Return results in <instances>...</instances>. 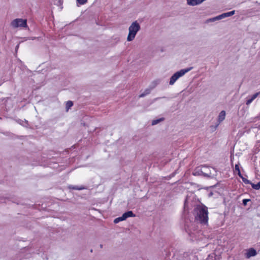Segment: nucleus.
<instances>
[{"mask_svg":"<svg viewBox=\"0 0 260 260\" xmlns=\"http://www.w3.org/2000/svg\"><path fill=\"white\" fill-rule=\"evenodd\" d=\"M159 80H156V81H154V82H152L151 86L150 87L151 88L153 89L154 88H155V87L159 84Z\"/></svg>","mask_w":260,"mask_h":260,"instance_id":"aec40b11","label":"nucleus"},{"mask_svg":"<svg viewBox=\"0 0 260 260\" xmlns=\"http://www.w3.org/2000/svg\"><path fill=\"white\" fill-rule=\"evenodd\" d=\"M251 186L252 188L258 190L260 189V181L258 182L257 184L251 183Z\"/></svg>","mask_w":260,"mask_h":260,"instance_id":"dca6fc26","label":"nucleus"},{"mask_svg":"<svg viewBox=\"0 0 260 260\" xmlns=\"http://www.w3.org/2000/svg\"><path fill=\"white\" fill-rule=\"evenodd\" d=\"M203 176L206 177L213 178L217 175L216 170L212 167L203 166Z\"/></svg>","mask_w":260,"mask_h":260,"instance_id":"20e7f679","label":"nucleus"},{"mask_svg":"<svg viewBox=\"0 0 260 260\" xmlns=\"http://www.w3.org/2000/svg\"><path fill=\"white\" fill-rule=\"evenodd\" d=\"M140 29L141 26L139 23L137 21L133 22L128 28V34L127 37V41L128 42L133 41Z\"/></svg>","mask_w":260,"mask_h":260,"instance_id":"f03ea898","label":"nucleus"},{"mask_svg":"<svg viewBox=\"0 0 260 260\" xmlns=\"http://www.w3.org/2000/svg\"><path fill=\"white\" fill-rule=\"evenodd\" d=\"M192 68V67H189L186 69H182L176 72L174 74H173V76H172V77L170 78V81L169 82L170 85H173L179 78L182 77L186 73L191 70Z\"/></svg>","mask_w":260,"mask_h":260,"instance_id":"7ed1b4c3","label":"nucleus"},{"mask_svg":"<svg viewBox=\"0 0 260 260\" xmlns=\"http://www.w3.org/2000/svg\"><path fill=\"white\" fill-rule=\"evenodd\" d=\"M259 95H260V91L258 92H256L255 93H254V94H253L251 97L250 98H249V99H248L246 102V104L247 105H250L252 102V101L255 99Z\"/></svg>","mask_w":260,"mask_h":260,"instance_id":"6e6552de","label":"nucleus"},{"mask_svg":"<svg viewBox=\"0 0 260 260\" xmlns=\"http://www.w3.org/2000/svg\"><path fill=\"white\" fill-rule=\"evenodd\" d=\"M152 90V88H151L150 87L146 88L143 92H142L141 94L139 95V98H143L146 95L149 94L151 91Z\"/></svg>","mask_w":260,"mask_h":260,"instance_id":"9b49d317","label":"nucleus"},{"mask_svg":"<svg viewBox=\"0 0 260 260\" xmlns=\"http://www.w3.org/2000/svg\"><path fill=\"white\" fill-rule=\"evenodd\" d=\"M187 200H188V199H187L185 200V203H184V208H185L187 207V202H188V201H187Z\"/></svg>","mask_w":260,"mask_h":260,"instance_id":"393cba45","label":"nucleus"},{"mask_svg":"<svg viewBox=\"0 0 260 260\" xmlns=\"http://www.w3.org/2000/svg\"><path fill=\"white\" fill-rule=\"evenodd\" d=\"M250 201V199H244L242 201V203L243 205L246 206L247 204V202H249Z\"/></svg>","mask_w":260,"mask_h":260,"instance_id":"b1692460","label":"nucleus"},{"mask_svg":"<svg viewBox=\"0 0 260 260\" xmlns=\"http://www.w3.org/2000/svg\"><path fill=\"white\" fill-rule=\"evenodd\" d=\"M235 170L238 171V174L239 176H241V172H240V169H239V167L238 165H236V166H235Z\"/></svg>","mask_w":260,"mask_h":260,"instance_id":"5701e85b","label":"nucleus"},{"mask_svg":"<svg viewBox=\"0 0 260 260\" xmlns=\"http://www.w3.org/2000/svg\"><path fill=\"white\" fill-rule=\"evenodd\" d=\"M19 47V45H17L16 49H18Z\"/></svg>","mask_w":260,"mask_h":260,"instance_id":"a878e982","label":"nucleus"},{"mask_svg":"<svg viewBox=\"0 0 260 260\" xmlns=\"http://www.w3.org/2000/svg\"><path fill=\"white\" fill-rule=\"evenodd\" d=\"M242 179L243 182H244L246 184H251L252 183L249 180H247L245 178L243 177L241 175V176H240Z\"/></svg>","mask_w":260,"mask_h":260,"instance_id":"6ab92c4d","label":"nucleus"},{"mask_svg":"<svg viewBox=\"0 0 260 260\" xmlns=\"http://www.w3.org/2000/svg\"><path fill=\"white\" fill-rule=\"evenodd\" d=\"M159 80H156V81H154V82H152L151 86L150 87L151 88L153 89L154 88H155V87L159 84Z\"/></svg>","mask_w":260,"mask_h":260,"instance_id":"412c9836","label":"nucleus"},{"mask_svg":"<svg viewBox=\"0 0 260 260\" xmlns=\"http://www.w3.org/2000/svg\"><path fill=\"white\" fill-rule=\"evenodd\" d=\"M124 220H125L127 218L129 217H135V215L133 213V212L131 211H127L125 212L122 215Z\"/></svg>","mask_w":260,"mask_h":260,"instance_id":"f8f14e48","label":"nucleus"},{"mask_svg":"<svg viewBox=\"0 0 260 260\" xmlns=\"http://www.w3.org/2000/svg\"><path fill=\"white\" fill-rule=\"evenodd\" d=\"M235 13V11L233 10L231 12L222 13V14L219 15V17L220 18V19H222L226 17L231 16L234 15Z\"/></svg>","mask_w":260,"mask_h":260,"instance_id":"1a4fd4ad","label":"nucleus"},{"mask_svg":"<svg viewBox=\"0 0 260 260\" xmlns=\"http://www.w3.org/2000/svg\"><path fill=\"white\" fill-rule=\"evenodd\" d=\"M19 47V45H17L16 49H18Z\"/></svg>","mask_w":260,"mask_h":260,"instance_id":"bb28decb","label":"nucleus"},{"mask_svg":"<svg viewBox=\"0 0 260 260\" xmlns=\"http://www.w3.org/2000/svg\"><path fill=\"white\" fill-rule=\"evenodd\" d=\"M221 20V19H220V18L219 17V15H218V16H216L215 17L209 19L207 20V21L208 22H214V21H215L216 20Z\"/></svg>","mask_w":260,"mask_h":260,"instance_id":"f3484780","label":"nucleus"},{"mask_svg":"<svg viewBox=\"0 0 260 260\" xmlns=\"http://www.w3.org/2000/svg\"><path fill=\"white\" fill-rule=\"evenodd\" d=\"M164 120V118H160L157 119L153 120L152 121L151 124L154 125L158 123L159 122Z\"/></svg>","mask_w":260,"mask_h":260,"instance_id":"2eb2a0df","label":"nucleus"},{"mask_svg":"<svg viewBox=\"0 0 260 260\" xmlns=\"http://www.w3.org/2000/svg\"><path fill=\"white\" fill-rule=\"evenodd\" d=\"M123 220H124V219L123 216L122 215L121 217H119L115 218L114 220V222L115 223H117L119 222H120L121 221H123Z\"/></svg>","mask_w":260,"mask_h":260,"instance_id":"a211bd4d","label":"nucleus"},{"mask_svg":"<svg viewBox=\"0 0 260 260\" xmlns=\"http://www.w3.org/2000/svg\"><path fill=\"white\" fill-rule=\"evenodd\" d=\"M195 219L202 224H206L208 222V210L205 206H198L194 209Z\"/></svg>","mask_w":260,"mask_h":260,"instance_id":"f257e3e1","label":"nucleus"},{"mask_svg":"<svg viewBox=\"0 0 260 260\" xmlns=\"http://www.w3.org/2000/svg\"><path fill=\"white\" fill-rule=\"evenodd\" d=\"M69 188L70 189H74V190H83L85 189L86 188L84 186H81L80 187L77 186H73V185H70L69 186Z\"/></svg>","mask_w":260,"mask_h":260,"instance_id":"ddd939ff","label":"nucleus"},{"mask_svg":"<svg viewBox=\"0 0 260 260\" xmlns=\"http://www.w3.org/2000/svg\"><path fill=\"white\" fill-rule=\"evenodd\" d=\"M256 254V250L253 248H250L246 253V258H250L251 256H254Z\"/></svg>","mask_w":260,"mask_h":260,"instance_id":"0eeeda50","label":"nucleus"},{"mask_svg":"<svg viewBox=\"0 0 260 260\" xmlns=\"http://www.w3.org/2000/svg\"><path fill=\"white\" fill-rule=\"evenodd\" d=\"M77 2L78 3H79L80 5H84L86 4L87 2V0H77Z\"/></svg>","mask_w":260,"mask_h":260,"instance_id":"4be33fe9","label":"nucleus"},{"mask_svg":"<svg viewBox=\"0 0 260 260\" xmlns=\"http://www.w3.org/2000/svg\"><path fill=\"white\" fill-rule=\"evenodd\" d=\"M11 25L13 28H17L19 27H26L27 20L26 19L17 18L11 22Z\"/></svg>","mask_w":260,"mask_h":260,"instance_id":"39448f33","label":"nucleus"},{"mask_svg":"<svg viewBox=\"0 0 260 260\" xmlns=\"http://www.w3.org/2000/svg\"><path fill=\"white\" fill-rule=\"evenodd\" d=\"M225 117V112L224 111H221L218 115V120L219 123L222 122Z\"/></svg>","mask_w":260,"mask_h":260,"instance_id":"9d476101","label":"nucleus"},{"mask_svg":"<svg viewBox=\"0 0 260 260\" xmlns=\"http://www.w3.org/2000/svg\"><path fill=\"white\" fill-rule=\"evenodd\" d=\"M73 105V102L69 101L67 102L66 105V111H68Z\"/></svg>","mask_w":260,"mask_h":260,"instance_id":"4468645a","label":"nucleus"},{"mask_svg":"<svg viewBox=\"0 0 260 260\" xmlns=\"http://www.w3.org/2000/svg\"><path fill=\"white\" fill-rule=\"evenodd\" d=\"M203 166L197 168L193 172L194 176H203Z\"/></svg>","mask_w":260,"mask_h":260,"instance_id":"423d86ee","label":"nucleus"}]
</instances>
